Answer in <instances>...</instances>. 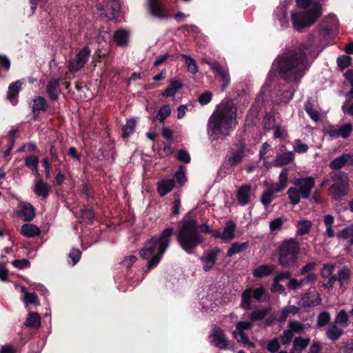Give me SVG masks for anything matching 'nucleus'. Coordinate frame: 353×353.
<instances>
[{"mask_svg":"<svg viewBox=\"0 0 353 353\" xmlns=\"http://www.w3.org/2000/svg\"><path fill=\"white\" fill-rule=\"evenodd\" d=\"M307 50V45L301 43L277 57L274 65L281 79L296 85L301 82L309 68L306 56Z\"/></svg>","mask_w":353,"mask_h":353,"instance_id":"obj_1","label":"nucleus"},{"mask_svg":"<svg viewBox=\"0 0 353 353\" xmlns=\"http://www.w3.org/2000/svg\"><path fill=\"white\" fill-rule=\"evenodd\" d=\"M210 230L207 223L199 225L196 219H190L183 221L179 230L177 241L186 253L192 254L196 247L204 241L201 232L208 234Z\"/></svg>","mask_w":353,"mask_h":353,"instance_id":"obj_2","label":"nucleus"},{"mask_svg":"<svg viewBox=\"0 0 353 353\" xmlns=\"http://www.w3.org/2000/svg\"><path fill=\"white\" fill-rule=\"evenodd\" d=\"M236 113L237 108L232 100L221 102L209 118L208 132L215 136L228 135Z\"/></svg>","mask_w":353,"mask_h":353,"instance_id":"obj_3","label":"nucleus"},{"mask_svg":"<svg viewBox=\"0 0 353 353\" xmlns=\"http://www.w3.org/2000/svg\"><path fill=\"white\" fill-rule=\"evenodd\" d=\"M300 243L293 238L282 241L276 250L277 261L279 265L291 269L296 266L300 254Z\"/></svg>","mask_w":353,"mask_h":353,"instance_id":"obj_4","label":"nucleus"},{"mask_svg":"<svg viewBox=\"0 0 353 353\" xmlns=\"http://www.w3.org/2000/svg\"><path fill=\"white\" fill-rule=\"evenodd\" d=\"M321 13L322 8L319 3H315L307 11L292 13V23L293 28L298 31H301L306 27L311 26L320 17Z\"/></svg>","mask_w":353,"mask_h":353,"instance_id":"obj_5","label":"nucleus"},{"mask_svg":"<svg viewBox=\"0 0 353 353\" xmlns=\"http://www.w3.org/2000/svg\"><path fill=\"white\" fill-rule=\"evenodd\" d=\"M174 229L172 227H168L164 229L161 232V243L159 245V250L154 254L150 256L147 263V271L154 268L160 262L164 253L171 243L172 236L174 234Z\"/></svg>","mask_w":353,"mask_h":353,"instance_id":"obj_6","label":"nucleus"},{"mask_svg":"<svg viewBox=\"0 0 353 353\" xmlns=\"http://www.w3.org/2000/svg\"><path fill=\"white\" fill-rule=\"evenodd\" d=\"M246 143L243 139H241L236 144L235 148L231 150L230 155L225 158L223 166L225 169L234 168L243 160Z\"/></svg>","mask_w":353,"mask_h":353,"instance_id":"obj_7","label":"nucleus"},{"mask_svg":"<svg viewBox=\"0 0 353 353\" xmlns=\"http://www.w3.org/2000/svg\"><path fill=\"white\" fill-rule=\"evenodd\" d=\"M265 294V289L263 286L254 289L252 287H248L241 294V300L240 306L245 310L251 309L252 298L258 302L261 301L262 297Z\"/></svg>","mask_w":353,"mask_h":353,"instance_id":"obj_8","label":"nucleus"},{"mask_svg":"<svg viewBox=\"0 0 353 353\" xmlns=\"http://www.w3.org/2000/svg\"><path fill=\"white\" fill-rule=\"evenodd\" d=\"M91 54L88 46H84L68 63V70L70 72H77L80 70L88 62Z\"/></svg>","mask_w":353,"mask_h":353,"instance_id":"obj_9","label":"nucleus"},{"mask_svg":"<svg viewBox=\"0 0 353 353\" xmlns=\"http://www.w3.org/2000/svg\"><path fill=\"white\" fill-rule=\"evenodd\" d=\"M207 64L210 66L211 70L214 73L216 77H219L222 81L221 87V92L225 90L230 83V76L228 69L222 66L217 61H207Z\"/></svg>","mask_w":353,"mask_h":353,"instance_id":"obj_10","label":"nucleus"},{"mask_svg":"<svg viewBox=\"0 0 353 353\" xmlns=\"http://www.w3.org/2000/svg\"><path fill=\"white\" fill-rule=\"evenodd\" d=\"M293 183L299 188L297 189L303 199H309L311 191L315 186V180L312 176L296 178L294 179Z\"/></svg>","mask_w":353,"mask_h":353,"instance_id":"obj_11","label":"nucleus"},{"mask_svg":"<svg viewBox=\"0 0 353 353\" xmlns=\"http://www.w3.org/2000/svg\"><path fill=\"white\" fill-rule=\"evenodd\" d=\"M350 185L348 182L334 183L328 188V194L334 201H339L347 195Z\"/></svg>","mask_w":353,"mask_h":353,"instance_id":"obj_12","label":"nucleus"},{"mask_svg":"<svg viewBox=\"0 0 353 353\" xmlns=\"http://www.w3.org/2000/svg\"><path fill=\"white\" fill-rule=\"evenodd\" d=\"M161 243V234L159 237L152 236L150 239H148L145 245L143 248L141 249L140 252L141 256L143 259H148L152 255H154L155 251L157 250H159V245Z\"/></svg>","mask_w":353,"mask_h":353,"instance_id":"obj_13","label":"nucleus"},{"mask_svg":"<svg viewBox=\"0 0 353 353\" xmlns=\"http://www.w3.org/2000/svg\"><path fill=\"white\" fill-rule=\"evenodd\" d=\"M210 337L212 339L211 343L219 349H226L229 345V341L225 334L219 327L214 328Z\"/></svg>","mask_w":353,"mask_h":353,"instance_id":"obj_14","label":"nucleus"},{"mask_svg":"<svg viewBox=\"0 0 353 353\" xmlns=\"http://www.w3.org/2000/svg\"><path fill=\"white\" fill-rule=\"evenodd\" d=\"M32 112L33 114L32 120L36 121L40 112H46L49 108V104L46 98L43 96H37L32 99Z\"/></svg>","mask_w":353,"mask_h":353,"instance_id":"obj_15","label":"nucleus"},{"mask_svg":"<svg viewBox=\"0 0 353 353\" xmlns=\"http://www.w3.org/2000/svg\"><path fill=\"white\" fill-rule=\"evenodd\" d=\"M60 82V78H51L46 85V90L52 101H57L59 99L61 92Z\"/></svg>","mask_w":353,"mask_h":353,"instance_id":"obj_16","label":"nucleus"},{"mask_svg":"<svg viewBox=\"0 0 353 353\" xmlns=\"http://www.w3.org/2000/svg\"><path fill=\"white\" fill-rule=\"evenodd\" d=\"M345 165H353V156L350 154H343L341 156L335 158L329 163V168L332 170H339Z\"/></svg>","mask_w":353,"mask_h":353,"instance_id":"obj_17","label":"nucleus"},{"mask_svg":"<svg viewBox=\"0 0 353 353\" xmlns=\"http://www.w3.org/2000/svg\"><path fill=\"white\" fill-rule=\"evenodd\" d=\"M23 83L21 80H17L11 83L8 86L6 98L13 105H16L18 103L19 94Z\"/></svg>","mask_w":353,"mask_h":353,"instance_id":"obj_18","label":"nucleus"},{"mask_svg":"<svg viewBox=\"0 0 353 353\" xmlns=\"http://www.w3.org/2000/svg\"><path fill=\"white\" fill-rule=\"evenodd\" d=\"M251 185L249 184L240 186L236 192V198L241 205H245L251 201Z\"/></svg>","mask_w":353,"mask_h":353,"instance_id":"obj_19","label":"nucleus"},{"mask_svg":"<svg viewBox=\"0 0 353 353\" xmlns=\"http://www.w3.org/2000/svg\"><path fill=\"white\" fill-rule=\"evenodd\" d=\"M174 187L175 181L172 179H161L157 183V190L161 196H164L171 192Z\"/></svg>","mask_w":353,"mask_h":353,"instance_id":"obj_20","label":"nucleus"},{"mask_svg":"<svg viewBox=\"0 0 353 353\" xmlns=\"http://www.w3.org/2000/svg\"><path fill=\"white\" fill-rule=\"evenodd\" d=\"M50 190L51 186L44 182L43 178H39L35 183L34 192L38 196L46 199L49 196Z\"/></svg>","mask_w":353,"mask_h":353,"instance_id":"obj_21","label":"nucleus"},{"mask_svg":"<svg viewBox=\"0 0 353 353\" xmlns=\"http://www.w3.org/2000/svg\"><path fill=\"white\" fill-rule=\"evenodd\" d=\"M130 33L125 29H118L114 31L113 38L118 46L125 47L128 45Z\"/></svg>","mask_w":353,"mask_h":353,"instance_id":"obj_22","label":"nucleus"},{"mask_svg":"<svg viewBox=\"0 0 353 353\" xmlns=\"http://www.w3.org/2000/svg\"><path fill=\"white\" fill-rule=\"evenodd\" d=\"M294 159V154L293 152H286L280 154H277L274 165L276 167H282L292 163Z\"/></svg>","mask_w":353,"mask_h":353,"instance_id":"obj_23","label":"nucleus"},{"mask_svg":"<svg viewBox=\"0 0 353 353\" xmlns=\"http://www.w3.org/2000/svg\"><path fill=\"white\" fill-rule=\"evenodd\" d=\"M343 334L344 330L343 328L334 323H330L325 332L326 336L333 341H337Z\"/></svg>","mask_w":353,"mask_h":353,"instance_id":"obj_24","label":"nucleus"},{"mask_svg":"<svg viewBox=\"0 0 353 353\" xmlns=\"http://www.w3.org/2000/svg\"><path fill=\"white\" fill-rule=\"evenodd\" d=\"M274 268L275 267L273 265L263 264L255 268L252 274L255 278L262 279L271 275Z\"/></svg>","mask_w":353,"mask_h":353,"instance_id":"obj_25","label":"nucleus"},{"mask_svg":"<svg viewBox=\"0 0 353 353\" xmlns=\"http://www.w3.org/2000/svg\"><path fill=\"white\" fill-rule=\"evenodd\" d=\"M183 88V83L179 80L171 79L168 87L163 90L161 95L163 97H171L175 95L176 92Z\"/></svg>","mask_w":353,"mask_h":353,"instance_id":"obj_26","label":"nucleus"},{"mask_svg":"<svg viewBox=\"0 0 353 353\" xmlns=\"http://www.w3.org/2000/svg\"><path fill=\"white\" fill-rule=\"evenodd\" d=\"M236 224L232 221H228L225 223L223 232L221 234V239L224 241H230L234 238V231L236 230Z\"/></svg>","mask_w":353,"mask_h":353,"instance_id":"obj_27","label":"nucleus"},{"mask_svg":"<svg viewBox=\"0 0 353 353\" xmlns=\"http://www.w3.org/2000/svg\"><path fill=\"white\" fill-rule=\"evenodd\" d=\"M271 310V307H266L263 309L254 310L250 314L249 319L252 323L253 322L262 321L265 319L268 314H270Z\"/></svg>","mask_w":353,"mask_h":353,"instance_id":"obj_28","label":"nucleus"},{"mask_svg":"<svg viewBox=\"0 0 353 353\" xmlns=\"http://www.w3.org/2000/svg\"><path fill=\"white\" fill-rule=\"evenodd\" d=\"M24 325L27 327H39L41 325L40 315L37 312H30L24 322Z\"/></svg>","mask_w":353,"mask_h":353,"instance_id":"obj_29","label":"nucleus"},{"mask_svg":"<svg viewBox=\"0 0 353 353\" xmlns=\"http://www.w3.org/2000/svg\"><path fill=\"white\" fill-rule=\"evenodd\" d=\"M21 233L26 237H34L39 236L41 233L40 229L33 224L26 223L22 225Z\"/></svg>","mask_w":353,"mask_h":353,"instance_id":"obj_30","label":"nucleus"},{"mask_svg":"<svg viewBox=\"0 0 353 353\" xmlns=\"http://www.w3.org/2000/svg\"><path fill=\"white\" fill-rule=\"evenodd\" d=\"M21 215L25 221H31L35 216V210L33 205L30 203H23L21 205Z\"/></svg>","mask_w":353,"mask_h":353,"instance_id":"obj_31","label":"nucleus"},{"mask_svg":"<svg viewBox=\"0 0 353 353\" xmlns=\"http://www.w3.org/2000/svg\"><path fill=\"white\" fill-rule=\"evenodd\" d=\"M338 281L339 283L340 288H345L350 279V270L346 267H343L341 270H339L337 273Z\"/></svg>","mask_w":353,"mask_h":353,"instance_id":"obj_32","label":"nucleus"},{"mask_svg":"<svg viewBox=\"0 0 353 353\" xmlns=\"http://www.w3.org/2000/svg\"><path fill=\"white\" fill-rule=\"evenodd\" d=\"M334 222V217L332 214H326L323 217V223L326 228L325 235L328 238H333L335 236L332 225Z\"/></svg>","mask_w":353,"mask_h":353,"instance_id":"obj_33","label":"nucleus"},{"mask_svg":"<svg viewBox=\"0 0 353 353\" xmlns=\"http://www.w3.org/2000/svg\"><path fill=\"white\" fill-rule=\"evenodd\" d=\"M248 248V243H239L234 242L233 243L227 252V256L232 257L236 253H239L241 252L245 251Z\"/></svg>","mask_w":353,"mask_h":353,"instance_id":"obj_34","label":"nucleus"},{"mask_svg":"<svg viewBox=\"0 0 353 353\" xmlns=\"http://www.w3.org/2000/svg\"><path fill=\"white\" fill-rule=\"evenodd\" d=\"M137 121L134 119H127L125 125L122 128V138L128 139L135 130Z\"/></svg>","mask_w":353,"mask_h":353,"instance_id":"obj_35","label":"nucleus"},{"mask_svg":"<svg viewBox=\"0 0 353 353\" xmlns=\"http://www.w3.org/2000/svg\"><path fill=\"white\" fill-rule=\"evenodd\" d=\"M221 250L218 248L215 247L211 250H209L205 256H202L201 258V261L203 262H208V263H212V265H214L217 259V256L221 253Z\"/></svg>","mask_w":353,"mask_h":353,"instance_id":"obj_36","label":"nucleus"},{"mask_svg":"<svg viewBox=\"0 0 353 353\" xmlns=\"http://www.w3.org/2000/svg\"><path fill=\"white\" fill-rule=\"evenodd\" d=\"M81 219L83 223L92 225L94 218V212L92 208L84 207L80 210Z\"/></svg>","mask_w":353,"mask_h":353,"instance_id":"obj_37","label":"nucleus"},{"mask_svg":"<svg viewBox=\"0 0 353 353\" xmlns=\"http://www.w3.org/2000/svg\"><path fill=\"white\" fill-rule=\"evenodd\" d=\"M336 236L341 239H349V243L353 245V223L339 232Z\"/></svg>","mask_w":353,"mask_h":353,"instance_id":"obj_38","label":"nucleus"},{"mask_svg":"<svg viewBox=\"0 0 353 353\" xmlns=\"http://www.w3.org/2000/svg\"><path fill=\"white\" fill-rule=\"evenodd\" d=\"M254 324L251 321H241L235 325L236 330L232 332L234 339H237V333L245 332V330L252 329Z\"/></svg>","mask_w":353,"mask_h":353,"instance_id":"obj_39","label":"nucleus"},{"mask_svg":"<svg viewBox=\"0 0 353 353\" xmlns=\"http://www.w3.org/2000/svg\"><path fill=\"white\" fill-rule=\"evenodd\" d=\"M312 222L308 220H300L298 221L296 228H297V234L301 236H303L307 234L312 228Z\"/></svg>","mask_w":353,"mask_h":353,"instance_id":"obj_40","label":"nucleus"},{"mask_svg":"<svg viewBox=\"0 0 353 353\" xmlns=\"http://www.w3.org/2000/svg\"><path fill=\"white\" fill-rule=\"evenodd\" d=\"M349 316L344 310H341L334 319L335 324L340 325L341 327H346L348 325Z\"/></svg>","mask_w":353,"mask_h":353,"instance_id":"obj_41","label":"nucleus"},{"mask_svg":"<svg viewBox=\"0 0 353 353\" xmlns=\"http://www.w3.org/2000/svg\"><path fill=\"white\" fill-rule=\"evenodd\" d=\"M287 194L288 195L290 203L292 205H297L299 203L301 195L297 188L290 187L288 190Z\"/></svg>","mask_w":353,"mask_h":353,"instance_id":"obj_42","label":"nucleus"},{"mask_svg":"<svg viewBox=\"0 0 353 353\" xmlns=\"http://www.w3.org/2000/svg\"><path fill=\"white\" fill-rule=\"evenodd\" d=\"M171 114V108L170 105L166 104L161 106L158 111L156 118L160 123H163L165 119Z\"/></svg>","mask_w":353,"mask_h":353,"instance_id":"obj_43","label":"nucleus"},{"mask_svg":"<svg viewBox=\"0 0 353 353\" xmlns=\"http://www.w3.org/2000/svg\"><path fill=\"white\" fill-rule=\"evenodd\" d=\"M310 342V339L309 338L304 339L301 336L296 337L293 341L294 349L302 351L307 347Z\"/></svg>","mask_w":353,"mask_h":353,"instance_id":"obj_44","label":"nucleus"},{"mask_svg":"<svg viewBox=\"0 0 353 353\" xmlns=\"http://www.w3.org/2000/svg\"><path fill=\"white\" fill-rule=\"evenodd\" d=\"M331 315L328 312H322L317 316V326L323 327L330 323Z\"/></svg>","mask_w":353,"mask_h":353,"instance_id":"obj_45","label":"nucleus"},{"mask_svg":"<svg viewBox=\"0 0 353 353\" xmlns=\"http://www.w3.org/2000/svg\"><path fill=\"white\" fill-rule=\"evenodd\" d=\"M352 131L353 125L352 123L344 124L338 128L339 137H341L343 139H347L350 136Z\"/></svg>","mask_w":353,"mask_h":353,"instance_id":"obj_46","label":"nucleus"},{"mask_svg":"<svg viewBox=\"0 0 353 353\" xmlns=\"http://www.w3.org/2000/svg\"><path fill=\"white\" fill-rule=\"evenodd\" d=\"M181 57L185 59V63L188 65V71L192 74L196 73L198 72V67L196 61L186 54H181Z\"/></svg>","mask_w":353,"mask_h":353,"instance_id":"obj_47","label":"nucleus"},{"mask_svg":"<svg viewBox=\"0 0 353 353\" xmlns=\"http://www.w3.org/2000/svg\"><path fill=\"white\" fill-rule=\"evenodd\" d=\"M273 199V191H272V188H267L262 194L261 196V203L267 207L268 206Z\"/></svg>","mask_w":353,"mask_h":353,"instance_id":"obj_48","label":"nucleus"},{"mask_svg":"<svg viewBox=\"0 0 353 353\" xmlns=\"http://www.w3.org/2000/svg\"><path fill=\"white\" fill-rule=\"evenodd\" d=\"M23 302L26 305H40L39 298L35 292L27 293L26 296H24Z\"/></svg>","mask_w":353,"mask_h":353,"instance_id":"obj_49","label":"nucleus"},{"mask_svg":"<svg viewBox=\"0 0 353 353\" xmlns=\"http://www.w3.org/2000/svg\"><path fill=\"white\" fill-rule=\"evenodd\" d=\"M333 36V28L327 26L319 30V37L321 39L327 41Z\"/></svg>","mask_w":353,"mask_h":353,"instance_id":"obj_50","label":"nucleus"},{"mask_svg":"<svg viewBox=\"0 0 353 353\" xmlns=\"http://www.w3.org/2000/svg\"><path fill=\"white\" fill-rule=\"evenodd\" d=\"M333 36V28L327 26L319 30V37L321 39L327 41Z\"/></svg>","mask_w":353,"mask_h":353,"instance_id":"obj_51","label":"nucleus"},{"mask_svg":"<svg viewBox=\"0 0 353 353\" xmlns=\"http://www.w3.org/2000/svg\"><path fill=\"white\" fill-rule=\"evenodd\" d=\"M39 159L36 155H28L24 159L25 166L30 170L38 166Z\"/></svg>","mask_w":353,"mask_h":353,"instance_id":"obj_52","label":"nucleus"},{"mask_svg":"<svg viewBox=\"0 0 353 353\" xmlns=\"http://www.w3.org/2000/svg\"><path fill=\"white\" fill-rule=\"evenodd\" d=\"M174 178L181 186L185 185L187 179L185 174V168L183 165L179 166L178 170L174 174Z\"/></svg>","mask_w":353,"mask_h":353,"instance_id":"obj_53","label":"nucleus"},{"mask_svg":"<svg viewBox=\"0 0 353 353\" xmlns=\"http://www.w3.org/2000/svg\"><path fill=\"white\" fill-rule=\"evenodd\" d=\"M49 154L50 156L52 163H57L59 165L62 164L63 162L58 155L57 149L52 143H50L49 146Z\"/></svg>","mask_w":353,"mask_h":353,"instance_id":"obj_54","label":"nucleus"},{"mask_svg":"<svg viewBox=\"0 0 353 353\" xmlns=\"http://www.w3.org/2000/svg\"><path fill=\"white\" fill-rule=\"evenodd\" d=\"M331 181L334 183H340V182H348L345 180L347 179V174L345 172L339 171V172H332L330 174Z\"/></svg>","mask_w":353,"mask_h":353,"instance_id":"obj_55","label":"nucleus"},{"mask_svg":"<svg viewBox=\"0 0 353 353\" xmlns=\"http://www.w3.org/2000/svg\"><path fill=\"white\" fill-rule=\"evenodd\" d=\"M334 268L335 265L334 263L324 264L321 271V275L322 278L327 279L332 276Z\"/></svg>","mask_w":353,"mask_h":353,"instance_id":"obj_56","label":"nucleus"},{"mask_svg":"<svg viewBox=\"0 0 353 353\" xmlns=\"http://www.w3.org/2000/svg\"><path fill=\"white\" fill-rule=\"evenodd\" d=\"M239 343H243L244 345H247L249 347H254V343L250 341L248 336L245 332L237 333V339H236Z\"/></svg>","mask_w":353,"mask_h":353,"instance_id":"obj_57","label":"nucleus"},{"mask_svg":"<svg viewBox=\"0 0 353 353\" xmlns=\"http://www.w3.org/2000/svg\"><path fill=\"white\" fill-rule=\"evenodd\" d=\"M305 110L310 117L314 121H318L319 120V112L313 109L312 104L307 101V104H305Z\"/></svg>","mask_w":353,"mask_h":353,"instance_id":"obj_58","label":"nucleus"},{"mask_svg":"<svg viewBox=\"0 0 353 353\" xmlns=\"http://www.w3.org/2000/svg\"><path fill=\"white\" fill-rule=\"evenodd\" d=\"M279 338L275 337L270 341L267 345V350L270 353H276L280 349Z\"/></svg>","mask_w":353,"mask_h":353,"instance_id":"obj_59","label":"nucleus"},{"mask_svg":"<svg viewBox=\"0 0 353 353\" xmlns=\"http://www.w3.org/2000/svg\"><path fill=\"white\" fill-rule=\"evenodd\" d=\"M288 326L290 327V331L294 333H299L303 330L304 326L301 323L296 321H290L288 323Z\"/></svg>","mask_w":353,"mask_h":353,"instance_id":"obj_60","label":"nucleus"},{"mask_svg":"<svg viewBox=\"0 0 353 353\" xmlns=\"http://www.w3.org/2000/svg\"><path fill=\"white\" fill-rule=\"evenodd\" d=\"M294 335L292 331L288 330H285L283 331V334L280 335L281 343L283 345H288L292 340Z\"/></svg>","mask_w":353,"mask_h":353,"instance_id":"obj_61","label":"nucleus"},{"mask_svg":"<svg viewBox=\"0 0 353 353\" xmlns=\"http://www.w3.org/2000/svg\"><path fill=\"white\" fill-rule=\"evenodd\" d=\"M352 58L349 56H341L337 59L338 66L341 68H347L351 65Z\"/></svg>","mask_w":353,"mask_h":353,"instance_id":"obj_62","label":"nucleus"},{"mask_svg":"<svg viewBox=\"0 0 353 353\" xmlns=\"http://www.w3.org/2000/svg\"><path fill=\"white\" fill-rule=\"evenodd\" d=\"M176 159L178 161L184 163H189L191 161L190 154L185 150H179Z\"/></svg>","mask_w":353,"mask_h":353,"instance_id":"obj_63","label":"nucleus"},{"mask_svg":"<svg viewBox=\"0 0 353 353\" xmlns=\"http://www.w3.org/2000/svg\"><path fill=\"white\" fill-rule=\"evenodd\" d=\"M212 97V93L210 91H205L199 97L198 101L201 105H205L211 101Z\"/></svg>","mask_w":353,"mask_h":353,"instance_id":"obj_64","label":"nucleus"}]
</instances>
